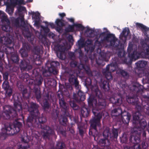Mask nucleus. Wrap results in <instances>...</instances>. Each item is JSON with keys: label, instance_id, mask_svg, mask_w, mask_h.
<instances>
[{"label": "nucleus", "instance_id": "58", "mask_svg": "<svg viewBox=\"0 0 149 149\" xmlns=\"http://www.w3.org/2000/svg\"><path fill=\"white\" fill-rule=\"evenodd\" d=\"M78 45L80 47H82L84 46V44L81 42H78Z\"/></svg>", "mask_w": 149, "mask_h": 149}, {"label": "nucleus", "instance_id": "55", "mask_svg": "<svg viewBox=\"0 0 149 149\" xmlns=\"http://www.w3.org/2000/svg\"><path fill=\"white\" fill-rule=\"evenodd\" d=\"M142 146L143 149H146L148 146V145L146 142H143L142 143Z\"/></svg>", "mask_w": 149, "mask_h": 149}, {"label": "nucleus", "instance_id": "60", "mask_svg": "<svg viewBox=\"0 0 149 149\" xmlns=\"http://www.w3.org/2000/svg\"><path fill=\"white\" fill-rule=\"evenodd\" d=\"M70 105L71 107H76V105L72 102H70Z\"/></svg>", "mask_w": 149, "mask_h": 149}, {"label": "nucleus", "instance_id": "23", "mask_svg": "<svg viewBox=\"0 0 149 149\" xmlns=\"http://www.w3.org/2000/svg\"><path fill=\"white\" fill-rule=\"evenodd\" d=\"M81 113L84 117H87L88 115V112L87 109L85 107H83L81 109Z\"/></svg>", "mask_w": 149, "mask_h": 149}, {"label": "nucleus", "instance_id": "33", "mask_svg": "<svg viewBox=\"0 0 149 149\" xmlns=\"http://www.w3.org/2000/svg\"><path fill=\"white\" fill-rule=\"evenodd\" d=\"M147 64V62L144 61H139L137 63L138 66L141 68H144Z\"/></svg>", "mask_w": 149, "mask_h": 149}, {"label": "nucleus", "instance_id": "39", "mask_svg": "<svg viewBox=\"0 0 149 149\" xmlns=\"http://www.w3.org/2000/svg\"><path fill=\"white\" fill-rule=\"evenodd\" d=\"M95 93L97 96L99 98H101L102 97V95L100 92L97 86H95Z\"/></svg>", "mask_w": 149, "mask_h": 149}, {"label": "nucleus", "instance_id": "50", "mask_svg": "<svg viewBox=\"0 0 149 149\" xmlns=\"http://www.w3.org/2000/svg\"><path fill=\"white\" fill-rule=\"evenodd\" d=\"M125 55V53L123 51H122L119 52L118 53V56L119 57H121L122 56H124Z\"/></svg>", "mask_w": 149, "mask_h": 149}, {"label": "nucleus", "instance_id": "64", "mask_svg": "<svg viewBox=\"0 0 149 149\" xmlns=\"http://www.w3.org/2000/svg\"><path fill=\"white\" fill-rule=\"evenodd\" d=\"M27 149V147L26 146H23L22 147H21V148H19V149Z\"/></svg>", "mask_w": 149, "mask_h": 149}, {"label": "nucleus", "instance_id": "19", "mask_svg": "<svg viewBox=\"0 0 149 149\" xmlns=\"http://www.w3.org/2000/svg\"><path fill=\"white\" fill-rule=\"evenodd\" d=\"M78 90L77 93L78 96L77 97H74V98L76 100H80L81 101H84L85 98V96L84 93H82L80 90V88L77 89Z\"/></svg>", "mask_w": 149, "mask_h": 149}, {"label": "nucleus", "instance_id": "9", "mask_svg": "<svg viewBox=\"0 0 149 149\" xmlns=\"http://www.w3.org/2000/svg\"><path fill=\"white\" fill-rule=\"evenodd\" d=\"M1 13V17H3L2 20L3 21H5L7 24V25H3L2 26V29L4 31L6 32H8L10 31V27L9 25L10 24V22L9 20L7 18L5 14L0 11Z\"/></svg>", "mask_w": 149, "mask_h": 149}, {"label": "nucleus", "instance_id": "37", "mask_svg": "<svg viewBox=\"0 0 149 149\" xmlns=\"http://www.w3.org/2000/svg\"><path fill=\"white\" fill-rule=\"evenodd\" d=\"M48 71L50 73H53V74H55L57 73V71L56 70V68H54L51 66L50 67L48 68Z\"/></svg>", "mask_w": 149, "mask_h": 149}, {"label": "nucleus", "instance_id": "52", "mask_svg": "<svg viewBox=\"0 0 149 149\" xmlns=\"http://www.w3.org/2000/svg\"><path fill=\"white\" fill-rule=\"evenodd\" d=\"M8 73L6 72L3 75V77L4 78L5 80V81H7V80L8 79Z\"/></svg>", "mask_w": 149, "mask_h": 149}, {"label": "nucleus", "instance_id": "5", "mask_svg": "<svg viewBox=\"0 0 149 149\" xmlns=\"http://www.w3.org/2000/svg\"><path fill=\"white\" fill-rule=\"evenodd\" d=\"M39 107L38 105L36 103H31L30 104V107H29L28 111L33 118H38L40 116V113L38 110Z\"/></svg>", "mask_w": 149, "mask_h": 149}, {"label": "nucleus", "instance_id": "2", "mask_svg": "<svg viewBox=\"0 0 149 149\" xmlns=\"http://www.w3.org/2000/svg\"><path fill=\"white\" fill-rule=\"evenodd\" d=\"M143 116L139 112L135 113L133 116V123L135 125L133 128L134 131H140L144 129L147 126L146 121L144 119H142Z\"/></svg>", "mask_w": 149, "mask_h": 149}, {"label": "nucleus", "instance_id": "26", "mask_svg": "<svg viewBox=\"0 0 149 149\" xmlns=\"http://www.w3.org/2000/svg\"><path fill=\"white\" fill-rule=\"evenodd\" d=\"M105 70L107 71V72H111L114 71L115 70V68L113 65L112 64L109 65L107 66Z\"/></svg>", "mask_w": 149, "mask_h": 149}, {"label": "nucleus", "instance_id": "1", "mask_svg": "<svg viewBox=\"0 0 149 149\" xmlns=\"http://www.w3.org/2000/svg\"><path fill=\"white\" fill-rule=\"evenodd\" d=\"M101 100L100 99L99 100V103L98 104L97 100L93 99L91 102L93 108L92 112L95 116L90 120L91 126L92 129L90 130L89 134L94 136L98 134L97 127H99L101 125L100 122L102 117V113L98 110L102 109L104 105L103 103L100 102Z\"/></svg>", "mask_w": 149, "mask_h": 149}, {"label": "nucleus", "instance_id": "21", "mask_svg": "<svg viewBox=\"0 0 149 149\" xmlns=\"http://www.w3.org/2000/svg\"><path fill=\"white\" fill-rule=\"evenodd\" d=\"M130 33V30L127 28H125L123 30L122 33H121V36L122 37H124L125 39V40L126 37Z\"/></svg>", "mask_w": 149, "mask_h": 149}, {"label": "nucleus", "instance_id": "11", "mask_svg": "<svg viewBox=\"0 0 149 149\" xmlns=\"http://www.w3.org/2000/svg\"><path fill=\"white\" fill-rule=\"evenodd\" d=\"M20 67L21 70H29L31 69L32 66L29 63V61L28 59L22 61L20 64Z\"/></svg>", "mask_w": 149, "mask_h": 149}, {"label": "nucleus", "instance_id": "10", "mask_svg": "<svg viewBox=\"0 0 149 149\" xmlns=\"http://www.w3.org/2000/svg\"><path fill=\"white\" fill-rule=\"evenodd\" d=\"M58 51L57 52V56L60 59L63 60L65 58L64 51L65 50V47L63 46H59L57 47Z\"/></svg>", "mask_w": 149, "mask_h": 149}, {"label": "nucleus", "instance_id": "17", "mask_svg": "<svg viewBox=\"0 0 149 149\" xmlns=\"http://www.w3.org/2000/svg\"><path fill=\"white\" fill-rule=\"evenodd\" d=\"M110 100L113 104H117L118 105L121 104L122 102V98L118 95L111 98Z\"/></svg>", "mask_w": 149, "mask_h": 149}, {"label": "nucleus", "instance_id": "38", "mask_svg": "<svg viewBox=\"0 0 149 149\" xmlns=\"http://www.w3.org/2000/svg\"><path fill=\"white\" fill-rule=\"evenodd\" d=\"M40 49L37 47H35L33 51V53L34 54L33 58L35 59L37 57V55L39 54Z\"/></svg>", "mask_w": 149, "mask_h": 149}, {"label": "nucleus", "instance_id": "18", "mask_svg": "<svg viewBox=\"0 0 149 149\" xmlns=\"http://www.w3.org/2000/svg\"><path fill=\"white\" fill-rule=\"evenodd\" d=\"M29 46L27 45L26 47H24L23 48L20 49L19 52L22 57H26L27 56L28 51L29 50Z\"/></svg>", "mask_w": 149, "mask_h": 149}, {"label": "nucleus", "instance_id": "42", "mask_svg": "<svg viewBox=\"0 0 149 149\" xmlns=\"http://www.w3.org/2000/svg\"><path fill=\"white\" fill-rule=\"evenodd\" d=\"M6 92V95L8 97L11 95L12 93V90L10 87L5 90Z\"/></svg>", "mask_w": 149, "mask_h": 149}, {"label": "nucleus", "instance_id": "20", "mask_svg": "<svg viewBox=\"0 0 149 149\" xmlns=\"http://www.w3.org/2000/svg\"><path fill=\"white\" fill-rule=\"evenodd\" d=\"M99 143L101 146H105L107 147L110 144L109 141L107 138L105 139H102L100 140L99 142Z\"/></svg>", "mask_w": 149, "mask_h": 149}, {"label": "nucleus", "instance_id": "35", "mask_svg": "<svg viewBox=\"0 0 149 149\" xmlns=\"http://www.w3.org/2000/svg\"><path fill=\"white\" fill-rule=\"evenodd\" d=\"M19 89L22 92L23 97H26L25 95L27 93V91L26 89L24 88V86L22 85L20 86Z\"/></svg>", "mask_w": 149, "mask_h": 149}, {"label": "nucleus", "instance_id": "44", "mask_svg": "<svg viewBox=\"0 0 149 149\" xmlns=\"http://www.w3.org/2000/svg\"><path fill=\"white\" fill-rule=\"evenodd\" d=\"M50 65L51 66L56 68L59 65V63L57 61H53L51 63Z\"/></svg>", "mask_w": 149, "mask_h": 149}, {"label": "nucleus", "instance_id": "4", "mask_svg": "<svg viewBox=\"0 0 149 149\" xmlns=\"http://www.w3.org/2000/svg\"><path fill=\"white\" fill-rule=\"evenodd\" d=\"M22 126L19 122H17L13 125H5V127L2 129V133L3 134H13L19 131Z\"/></svg>", "mask_w": 149, "mask_h": 149}, {"label": "nucleus", "instance_id": "54", "mask_svg": "<svg viewBox=\"0 0 149 149\" xmlns=\"http://www.w3.org/2000/svg\"><path fill=\"white\" fill-rule=\"evenodd\" d=\"M42 80L41 78H40L38 80H36V84L38 85H40L42 83Z\"/></svg>", "mask_w": 149, "mask_h": 149}, {"label": "nucleus", "instance_id": "25", "mask_svg": "<svg viewBox=\"0 0 149 149\" xmlns=\"http://www.w3.org/2000/svg\"><path fill=\"white\" fill-rule=\"evenodd\" d=\"M103 72L105 75V77L108 80H111L112 79V77L111 72H107V71L105 70H103Z\"/></svg>", "mask_w": 149, "mask_h": 149}, {"label": "nucleus", "instance_id": "36", "mask_svg": "<svg viewBox=\"0 0 149 149\" xmlns=\"http://www.w3.org/2000/svg\"><path fill=\"white\" fill-rule=\"evenodd\" d=\"M102 87L105 90H107L109 89L108 83L105 81H104L102 85Z\"/></svg>", "mask_w": 149, "mask_h": 149}, {"label": "nucleus", "instance_id": "49", "mask_svg": "<svg viewBox=\"0 0 149 149\" xmlns=\"http://www.w3.org/2000/svg\"><path fill=\"white\" fill-rule=\"evenodd\" d=\"M18 12L19 13L22 11L25 10V8L24 7L22 6L19 7L17 8Z\"/></svg>", "mask_w": 149, "mask_h": 149}, {"label": "nucleus", "instance_id": "12", "mask_svg": "<svg viewBox=\"0 0 149 149\" xmlns=\"http://www.w3.org/2000/svg\"><path fill=\"white\" fill-rule=\"evenodd\" d=\"M134 132L132 133L131 135L130 140L133 143L136 144V143H139L140 142V140L139 138V135L138 134H136V132H135L134 131Z\"/></svg>", "mask_w": 149, "mask_h": 149}, {"label": "nucleus", "instance_id": "53", "mask_svg": "<svg viewBox=\"0 0 149 149\" xmlns=\"http://www.w3.org/2000/svg\"><path fill=\"white\" fill-rule=\"evenodd\" d=\"M20 21L21 22V25L22 26H24V25L25 24V22L24 21V19L23 18V17L22 16L21 17L20 19Z\"/></svg>", "mask_w": 149, "mask_h": 149}, {"label": "nucleus", "instance_id": "24", "mask_svg": "<svg viewBox=\"0 0 149 149\" xmlns=\"http://www.w3.org/2000/svg\"><path fill=\"white\" fill-rule=\"evenodd\" d=\"M2 43L5 45L10 44L12 42V40L9 38L6 37H3L2 38Z\"/></svg>", "mask_w": 149, "mask_h": 149}, {"label": "nucleus", "instance_id": "57", "mask_svg": "<svg viewBox=\"0 0 149 149\" xmlns=\"http://www.w3.org/2000/svg\"><path fill=\"white\" fill-rule=\"evenodd\" d=\"M48 36L50 37L53 38L54 36V35L52 33H50L48 34Z\"/></svg>", "mask_w": 149, "mask_h": 149}, {"label": "nucleus", "instance_id": "14", "mask_svg": "<svg viewBox=\"0 0 149 149\" xmlns=\"http://www.w3.org/2000/svg\"><path fill=\"white\" fill-rule=\"evenodd\" d=\"M69 81L71 84H74L75 88L77 89H79L80 87L79 85V82L77 80V79L74 75H71L69 77Z\"/></svg>", "mask_w": 149, "mask_h": 149}, {"label": "nucleus", "instance_id": "48", "mask_svg": "<svg viewBox=\"0 0 149 149\" xmlns=\"http://www.w3.org/2000/svg\"><path fill=\"white\" fill-rule=\"evenodd\" d=\"M22 141L24 143H26L28 142L29 140L27 139V137L25 135L24 136L21 137Z\"/></svg>", "mask_w": 149, "mask_h": 149}, {"label": "nucleus", "instance_id": "56", "mask_svg": "<svg viewBox=\"0 0 149 149\" xmlns=\"http://www.w3.org/2000/svg\"><path fill=\"white\" fill-rule=\"evenodd\" d=\"M79 132L81 136H82L84 133V131L82 128H79Z\"/></svg>", "mask_w": 149, "mask_h": 149}, {"label": "nucleus", "instance_id": "63", "mask_svg": "<svg viewBox=\"0 0 149 149\" xmlns=\"http://www.w3.org/2000/svg\"><path fill=\"white\" fill-rule=\"evenodd\" d=\"M33 15H36V17H39V14L38 13H33Z\"/></svg>", "mask_w": 149, "mask_h": 149}, {"label": "nucleus", "instance_id": "41", "mask_svg": "<svg viewBox=\"0 0 149 149\" xmlns=\"http://www.w3.org/2000/svg\"><path fill=\"white\" fill-rule=\"evenodd\" d=\"M81 65V66L82 68L86 70L87 74H88L89 75H90L91 74V71L88 66L85 65Z\"/></svg>", "mask_w": 149, "mask_h": 149}, {"label": "nucleus", "instance_id": "32", "mask_svg": "<svg viewBox=\"0 0 149 149\" xmlns=\"http://www.w3.org/2000/svg\"><path fill=\"white\" fill-rule=\"evenodd\" d=\"M11 59L12 61L15 63H17L19 61L18 56L16 54L12 55L11 57Z\"/></svg>", "mask_w": 149, "mask_h": 149}, {"label": "nucleus", "instance_id": "6", "mask_svg": "<svg viewBox=\"0 0 149 149\" xmlns=\"http://www.w3.org/2000/svg\"><path fill=\"white\" fill-rule=\"evenodd\" d=\"M103 135L107 139L109 137L110 138H111L112 137L116 138L118 136L117 130L116 129L113 130L112 133L111 134L109 129L108 127H107L104 130Z\"/></svg>", "mask_w": 149, "mask_h": 149}, {"label": "nucleus", "instance_id": "3", "mask_svg": "<svg viewBox=\"0 0 149 149\" xmlns=\"http://www.w3.org/2000/svg\"><path fill=\"white\" fill-rule=\"evenodd\" d=\"M14 109L9 106H5L4 107V112L3 116L6 119H9L11 117H15L17 115L16 111H20L22 107L20 104L14 103Z\"/></svg>", "mask_w": 149, "mask_h": 149}, {"label": "nucleus", "instance_id": "45", "mask_svg": "<svg viewBox=\"0 0 149 149\" xmlns=\"http://www.w3.org/2000/svg\"><path fill=\"white\" fill-rule=\"evenodd\" d=\"M138 89V85L137 84L133 85L132 86L130 87V89L132 91L137 90Z\"/></svg>", "mask_w": 149, "mask_h": 149}, {"label": "nucleus", "instance_id": "27", "mask_svg": "<svg viewBox=\"0 0 149 149\" xmlns=\"http://www.w3.org/2000/svg\"><path fill=\"white\" fill-rule=\"evenodd\" d=\"M133 146L131 147L126 146L124 147V149H141L139 143H136Z\"/></svg>", "mask_w": 149, "mask_h": 149}, {"label": "nucleus", "instance_id": "61", "mask_svg": "<svg viewBox=\"0 0 149 149\" xmlns=\"http://www.w3.org/2000/svg\"><path fill=\"white\" fill-rule=\"evenodd\" d=\"M68 39L69 40L70 42H72L73 40L72 36L71 35H69V36Z\"/></svg>", "mask_w": 149, "mask_h": 149}, {"label": "nucleus", "instance_id": "51", "mask_svg": "<svg viewBox=\"0 0 149 149\" xmlns=\"http://www.w3.org/2000/svg\"><path fill=\"white\" fill-rule=\"evenodd\" d=\"M44 106L45 108H47L49 107V104L47 101L45 100L43 102Z\"/></svg>", "mask_w": 149, "mask_h": 149}, {"label": "nucleus", "instance_id": "40", "mask_svg": "<svg viewBox=\"0 0 149 149\" xmlns=\"http://www.w3.org/2000/svg\"><path fill=\"white\" fill-rule=\"evenodd\" d=\"M35 93L36 98L38 100H39L41 97L40 91L38 89H36Z\"/></svg>", "mask_w": 149, "mask_h": 149}, {"label": "nucleus", "instance_id": "16", "mask_svg": "<svg viewBox=\"0 0 149 149\" xmlns=\"http://www.w3.org/2000/svg\"><path fill=\"white\" fill-rule=\"evenodd\" d=\"M59 103L61 107L65 111V112H67L69 107L68 105L65 102L63 98H59Z\"/></svg>", "mask_w": 149, "mask_h": 149}, {"label": "nucleus", "instance_id": "46", "mask_svg": "<svg viewBox=\"0 0 149 149\" xmlns=\"http://www.w3.org/2000/svg\"><path fill=\"white\" fill-rule=\"evenodd\" d=\"M121 74L122 75L125 77H128V75L127 72L123 70H122L121 72Z\"/></svg>", "mask_w": 149, "mask_h": 149}, {"label": "nucleus", "instance_id": "7", "mask_svg": "<svg viewBox=\"0 0 149 149\" xmlns=\"http://www.w3.org/2000/svg\"><path fill=\"white\" fill-rule=\"evenodd\" d=\"M136 49V46H132V45H130L128 48V52L129 53V57L132 59L135 58L139 56L135 49Z\"/></svg>", "mask_w": 149, "mask_h": 149}, {"label": "nucleus", "instance_id": "43", "mask_svg": "<svg viewBox=\"0 0 149 149\" xmlns=\"http://www.w3.org/2000/svg\"><path fill=\"white\" fill-rule=\"evenodd\" d=\"M56 22L57 26L60 27L63 26L64 25L63 23L60 19H57L56 21Z\"/></svg>", "mask_w": 149, "mask_h": 149}, {"label": "nucleus", "instance_id": "30", "mask_svg": "<svg viewBox=\"0 0 149 149\" xmlns=\"http://www.w3.org/2000/svg\"><path fill=\"white\" fill-rule=\"evenodd\" d=\"M23 0H10L11 3L14 6L21 3L23 2Z\"/></svg>", "mask_w": 149, "mask_h": 149}, {"label": "nucleus", "instance_id": "34", "mask_svg": "<svg viewBox=\"0 0 149 149\" xmlns=\"http://www.w3.org/2000/svg\"><path fill=\"white\" fill-rule=\"evenodd\" d=\"M67 119L65 117H62L59 119V122L62 125H65L66 124Z\"/></svg>", "mask_w": 149, "mask_h": 149}, {"label": "nucleus", "instance_id": "59", "mask_svg": "<svg viewBox=\"0 0 149 149\" xmlns=\"http://www.w3.org/2000/svg\"><path fill=\"white\" fill-rule=\"evenodd\" d=\"M15 23L17 26L19 25V22L18 19H15Z\"/></svg>", "mask_w": 149, "mask_h": 149}, {"label": "nucleus", "instance_id": "28", "mask_svg": "<svg viewBox=\"0 0 149 149\" xmlns=\"http://www.w3.org/2000/svg\"><path fill=\"white\" fill-rule=\"evenodd\" d=\"M136 24L137 27L143 30L147 31H148L149 29V28H148L147 27L142 24L136 23Z\"/></svg>", "mask_w": 149, "mask_h": 149}, {"label": "nucleus", "instance_id": "8", "mask_svg": "<svg viewBox=\"0 0 149 149\" xmlns=\"http://www.w3.org/2000/svg\"><path fill=\"white\" fill-rule=\"evenodd\" d=\"M105 40L107 43V45L116 47L118 45L117 43L116 44L117 42H118V40L110 34L107 36Z\"/></svg>", "mask_w": 149, "mask_h": 149}, {"label": "nucleus", "instance_id": "62", "mask_svg": "<svg viewBox=\"0 0 149 149\" xmlns=\"http://www.w3.org/2000/svg\"><path fill=\"white\" fill-rule=\"evenodd\" d=\"M71 66L72 67H75L76 65V64L74 62H72L70 64Z\"/></svg>", "mask_w": 149, "mask_h": 149}, {"label": "nucleus", "instance_id": "15", "mask_svg": "<svg viewBox=\"0 0 149 149\" xmlns=\"http://www.w3.org/2000/svg\"><path fill=\"white\" fill-rule=\"evenodd\" d=\"M131 115L127 112H125L122 114V120L124 123H128L129 122Z\"/></svg>", "mask_w": 149, "mask_h": 149}, {"label": "nucleus", "instance_id": "29", "mask_svg": "<svg viewBox=\"0 0 149 149\" xmlns=\"http://www.w3.org/2000/svg\"><path fill=\"white\" fill-rule=\"evenodd\" d=\"M65 147L64 143L61 142H58L57 143L56 149H62Z\"/></svg>", "mask_w": 149, "mask_h": 149}, {"label": "nucleus", "instance_id": "13", "mask_svg": "<svg viewBox=\"0 0 149 149\" xmlns=\"http://www.w3.org/2000/svg\"><path fill=\"white\" fill-rule=\"evenodd\" d=\"M53 130L49 127H47L45 129H44L42 133V136L44 138H48L50 135L54 134Z\"/></svg>", "mask_w": 149, "mask_h": 149}, {"label": "nucleus", "instance_id": "22", "mask_svg": "<svg viewBox=\"0 0 149 149\" xmlns=\"http://www.w3.org/2000/svg\"><path fill=\"white\" fill-rule=\"evenodd\" d=\"M121 113L122 110L119 108L114 109L112 111V115L115 116H119Z\"/></svg>", "mask_w": 149, "mask_h": 149}, {"label": "nucleus", "instance_id": "47", "mask_svg": "<svg viewBox=\"0 0 149 149\" xmlns=\"http://www.w3.org/2000/svg\"><path fill=\"white\" fill-rule=\"evenodd\" d=\"M13 8H8L7 11L10 15H11L13 13Z\"/></svg>", "mask_w": 149, "mask_h": 149}, {"label": "nucleus", "instance_id": "31", "mask_svg": "<svg viewBox=\"0 0 149 149\" xmlns=\"http://www.w3.org/2000/svg\"><path fill=\"white\" fill-rule=\"evenodd\" d=\"M2 88L5 90L10 88L9 85V83L7 81H5L3 82Z\"/></svg>", "mask_w": 149, "mask_h": 149}]
</instances>
